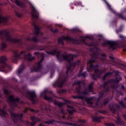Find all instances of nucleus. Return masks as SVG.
Listing matches in <instances>:
<instances>
[{"label": "nucleus", "instance_id": "2f4dec72", "mask_svg": "<svg viewBox=\"0 0 126 126\" xmlns=\"http://www.w3.org/2000/svg\"><path fill=\"white\" fill-rule=\"evenodd\" d=\"M88 104H91V105H92V102H91V101L89 100V101H87Z\"/></svg>", "mask_w": 126, "mask_h": 126}, {"label": "nucleus", "instance_id": "6ab92c4d", "mask_svg": "<svg viewBox=\"0 0 126 126\" xmlns=\"http://www.w3.org/2000/svg\"><path fill=\"white\" fill-rule=\"evenodd\" d=\"M54 104L55 105H58L59 106H62V103L57 101H54Z\"/></svg>", "mask_w": 126, "mask_h": 126}, {"label": "nucleus", "instance_id": "473e14b6", "mask_svg": "<svg viewBox=\"0 0 126 126\" xmlns=\"http://www.w3.org/2000/svg\"><path fill=\"white\" fill-rule=\"evenodd\" d=\"M112 126V125L111 124H106L105 125V126Z\"/></svg>", "mask_w": 126, "mask_h": 126}, {"label": "nucleus", "instance_id": "9d476101", "mask_svg": "<svg viewBox=\"0 0 126 126\" xmlns=\"http://www.w3.org/2000/svg\"><path fill=\"white\" fill-rule=\"evenodd\" d=\"M120 104L122 107H123L124 108H126V98H125L124 101H121L120 102Z\"/></svg>", "mask_w": 126, "mask_h": 126}, {"label": "nucleus", "instance_id": "412c9836", "mask_svg": "<svg viewBox=\"0 0 126 126\" xmlns=\"http://www.w3.org/2000/svg\"><path fill=\"white\" fill-rule=\"evenodd\" d=\"M94 63V61L91 60L88 62V64H89V63Z\"/></svg>", "mask_w": 126, "mask_h": 126}, {"label": "nucleus", "instance_id": "cd10ccee", "mask_svg": "<svg viewBox=\"0 0 126 126\" xmlns=\"http://www.w3.org/2000/svg\"><path fill=\"white\" fill-rule=\"evenodd\" d=\"M120 122H121V119L118 118L117 121H116V123L117 124H119L120 123Z\"/></svg>", "mask_w": 126, "mask_h": 126}, {"label": "nucleus", "instance_id": "7ed1b4c3", "mask_svg": "<svg viewBox=\"0 0 126 126\" xmlns=\"http://www.w3.org/2000/svg\"><path fill=\"white\" fill-rule=\"evenodd\" d=\"M32 18H36V17H38V16H39V13L33 5H32Z\"/></svg>", "mask_w": 126, "mask_h": 126}, {"label": "nucleus", "instance_id": "b1692460", "mask_svg": "<svg viewBox=\"0 0 126 126\" xmlns=\"http://www.w3.org/2000/svg\"><path fill=\"white\" fill-rule=\"evenodd\" d=\"M82 95H83V96H85V95H87V92H84L82 93Z\"/></svg>", "mask_w": 126, "mask_h": 126}, {"label": "nucleus", "instance_id": "20e7f679", "mask_svg": "<svg viewBox=\"0 0 126 126\" xmlns=\"http://www.w3.org/2000/svg\"><path fill=\"white\" fill-rule=\"evenodd\" d=\"M6 40L7 42H10V43H17V42H19V39L12 38L9 35L6 36Z\"/></svg>", "mask_w": 126, "mask_h": 126}, {"label": "nucleus", "instance_id": "39448f33", "mask_svg": "<svg viewBox=\"0 0 126 126\" xmlns=\"http://www.w3.org/2000/svg\"><path fill=\"white\" fill-rule=\"evenodd\" d=\"M27 96L30 98H34V97L36 96V94L34 92L29 91L27 93Z\"/></svg>", "mask_w": 126, "mask_h": 126}, {"label": "nucleus", "instance_id": "0eeeda50", "mask_svg": "<svg viewBox=\"0 0 126 126\" xmlns=\"http://www.w3.org/2000/svg\"><path fill=\"white\" fill-rule=\"evenodd\" d=\"M8 99L12 102H18L19 101V98H14L12 96L10 95L9 96Z\"/></svg>", "mask_w": 126, "mask_h": 126}, {"label": "nucleus", "instance_id": "c756f323", "mask_svg": "<svg viewBox=\"0 0 126 126\" xmlns=\"http://www.w3.org/2000/svg\"><path fill=\"white\" fill-rule=\"evenodd\" d=\"M33 41H34V42H37V38H33Z\"/></svg>", "mask_w": 126, "mask_h": 126}, {"label": "nucleus", "instance_id": "a19ab883", "mask_svg": "<svg viewBox=\"0 0 126 126\" xmlns=\"http://www.w3.org/2000/svg\"><path fill=\"white\" fill-rule=\"evenodd\" d=\"M102 46H105V44H102Z\"/></svg>", "mask_w": 126, "mask_h": 126}, {"label": "nucleus", "instance_id": "6e6552de", "mask_svg": "<svg viewBox=\"0 0 126 126\" xmlns=\"http://www.w3.org/2000/svg\"><path fill=\"white\" fill-rule=\"evenodd\" d=\"M2 22H3V23L7 22V18L2 17L0 15V23H2Z\"/></svg>", "mask_w": 126, "mask_h": 126}, {"label": "nucleus", "instance_id": "4be33fe9", "mask_svg": "<svg viewBox=\"0 0 126 126\" xmlns=\"http://www.w3.org/2000/svg\"><path fill=\"white\" fill-rule=\"evenodd\" d=\"M73 98H74V99H77V98H79L80 99H83V97L82 96H73Z\"/></svg>", "mask_w": 126, "mask_h": 126}, {"label": "nucleus", "instance_id": "1a4fd4ad", "mask_svg": "<svg viewBox=\"0 0 126 126\" xmlns=\"http://www.w3.org/2000/svg\"><path fill=\"white\" fill-rule=\"evenodd\" d=\"M25 59L26 60H28L29 61H32V60H34L33 58H32V56H31V54H29L28 55H26L25 56Z\"/></svg>", "mask_w": 126, "mask_h": 126}, {"label": "nucleus", "instance_id": "a211bd4d", "mask_svg": "<svg viewBox=\"0 0 126 126\" xmlns=\"http://www.w3.org/2000/svg\"><path fill=\"white\" fill-rule=\"evenodd\" d=\"M44 99H45V100H49L50 101H52L53 100L52 99V98L51 97H49L47 96H44Z\"/></svg>", "mask_w": 126, "mask_h": 126}, {"label": "nucleus", "instance_id": "de8ad7c7", "mask_svg": "<svg viewBox=\"0 0 126 126\" xmlns=\"http://www.w3.org/2000/svg\"><path fill=\"white\" fill-rule=\"evenodd\" d=\"M71 66V65L69 67V68H70V67Z\"/></svg>", "mask_w": 126, "mask_h": 126}, {"label": "nucleus", "instance_id": "72a5a7b5", "mask_svg": "<svg viewBox=\"0 0 126 126\" xmlns=\"http://www.w3.org/2000/svg\"><path fill=\"white\" fill-rule=\"evenodd\" d=\"M110 74H111V73H108L105 76H108L109 75H110Z\"/></svg>", "mask_w": 126, "mask_h": 126}, {"label": "nucleus", "instance_id": "5701e85b", "mask_svg": "<svg viewBox=\"0 0 126 126\" xmlns=\"http://www.w3.org/2000/svg\"><path fill=\"white\" fill-rule=\"evenodd\" d=\"M89 88L90 89L89 91H92V85H90L89 86Z\"/></svg>", "mask_w": 126, "mask_h": 126}, {"label": "nucleus", "instance_id": "c9c22d12", "mask_svg": "<svg viewBox=\"0 0 126 126\" xmlns=\"http://www.w3.org/2000/svg\"><path fill=\"white\" fill-rule=\"evenodd\" d=\"M40 64H41V62H40L39 63H38V65H39V66H40Z\"/></svg>", "mask_w": 126, "mask_h": 126}, {"label": "nucleus", "instance_id": "a18cd8bd", "mask_svg": "<svg viewBox=\"0 0 126 126\" xmlns=\"http://www.w3.org/2000/svg\"><path fill=\"white\" fill-rule=\"evenodd\" d=\"M97 76V75H95V76Z\"/></svg>", "mask_w": 126, "mask_h": 126}, {"label": "nucleus", "instance_id": "f8f14e48", "mask_svg": "<svg viewBox=\"0 0 126 126\" xmlns=\"http://www.w3.org/2000/svg\"><path fill=\"white\" fill-rule=\"evenodd\" d=\"M6 44L5 43L2 42L1 44V50H4L6 48Z\"/></svg>", "mask_w": 126, "mask_h": 126}, {"label": "nucleus", "instance_id": "9b49d317", "mask_svg": "<svg viewBox=\"0 0 126 126\" xmlns=\"http://www.w3.org/2000/svg\"><path fill=\"white\" fill-rule=\"evenodd\" d=\"M105 44H108V45H110L111 47H113L114 45H115V42L112 41H107L105 42Z\"/></svg>", "mask_w": 126, "mask_h": 126}, {"label": "nucleus", "instance_id": "a878e982", "mask_svg": "<svg viewBox=\"0 0 126 126\" xmlns=\"http://www.w3.org/2000/svg\"><path fill=\"white\" fill-rule=\"evenodd\" d=\"M93 67V65H90V69H88V71H89V70H90V69H92Z\"/></svg>", "mask_w": 126, "mask_h": 126}, {"label": "nucleus", "instance_id": "2eb2a0df", "mask_svg": "<svg viewBox=\"0 0 126 126\" xmlns=\"http://www.w3.org/2000/svg\"><path fill=\"white\" fill-rule=\"evenodd\" d=\"M0 115L1 116H5V115H6V112L4 111V110H0Z\"/></svg>", "mask_w": 126, "mask_h": 126}, {"label": "nucleus", "instance_id": "f3484780", "mask_svg": "<svg viewBox=\"0 0 126 126\" xmlns=\"http://www.w3.org/2000/svg\"><path fill=\"white\" fill-rule=\"evenodd\" d=\"M23 115H18V114H16L14 115V118H22Z\"/></svg>", "mask_w": 126, "mask_h": 126}, {"label": "nucleus", "instance_id": "ddd939ff", "mask_svg": "<svg viewBox=\"0 0 126 126\" xmlns=\"http://www.w3.org/2000/svg\"><path fill=\"white\" fill-rule=\"evenodd\" d=\"M34 28L36 30L35 34H39V32H40V29L39 28V27L35 26Z\"/></svg>", "mask_w": 126, "mask_h": 126}, {"label": "nucleus", "instance_id": "aec40b11", "mask_svg": "<svg viewBox=\"0 0 126 126\" xmlns=\"http://www.w3.org/2000/svg\"><path fill=\"white\" fill-rule=\"evenodd\" d=\"M3 92L4 93V94H5L6 95H7V94H8V93H9V92H8V90L5 89L3 90Z\"/></svg>", "mask_w": 126, "mask_h": 126}, {"label": "nucleus", "instance_id": "f704fd0d", "mask_svg": "<svg viewBox=\"0 0 126 126\" xmlns=\"http://www.w3.org/2000/svg\"><path fill=\"white\" fill-rule=\"evenodd\" d=\"M66 68H68V69L67 70V71H68V70H69V68H68V66H67Z\"/></svg>", "mask_w": 126, "mask_h": 126}, {"label": "nucleus", "instance_id": "4c0bfd02", "mask_svg": "<svg viewBox=\"0 0 126 126\" xmlns=\"http://www.w3.org/2000/svg\"><path fill=\"white\" fill-rule=\"evenodd\" d=\"M121 38H124V36H120Z\"/></svg>", "mask_w": 126, "mask_h": 126}, {"label": "nucleus", "instance_id": "e433bc0d", "mask_svg": "<svg viewBox=\"0 0 126 126\" xmlns=\"http://www.w3.org/2000/svg\"><path fill=\"white\" fill-rule=\"evenodd\" d=\"M97 72H98V73H100V72H101V71H100V70H97Z\"/></svg>", "mask_w": 126, "mask_h": 126}, {"label": "nucleus", "instance_id": "423d86ee", "mask_svg": "<svg viewBox=\"0 0 126 126\" xmlns=\"http://www.w3.org/2000/svg\"><path fill=\"white\" fill-rule=\"evenodd\" d=\"M64 59L66 60L67 61H72L73 60V55H66V56H64Z\"/></svg>", "mask_w": 126, "mask_h": 126}, {"label": "nucleus", "instance_id": "49530a36", "mask_svg": "<svg viewBox=\"0 0 126 126\" xmlns=\"http://www.w3.org/2000/svg\"><path fill=\"white\" fill-rule=\"evenodd\" d=\"M104 0V1L106 2V0Z\"/></svg>", "mask_w": 126, "mask_h": 126}, {"label": "nucleus", "instance_id": "37998d69", "mask_svg": "<svg viewBox=\"0 0 126 126\" xmlns=\"http://www.w3.org/2000/svg\"><path fill=\"white\" fill-rule=\"evenodd\" d=\"M68 108H69V106H67Z\"/></svg>", "mask_w": 126, "mask_h": 126}, {"label": "nucleus", "instance_id": "bb28decb", "mask_svg": "<svg viewBox=\"0 0 126 126\" xmlns=\"http://www.w3.org/2000/svg\"><path fill=\"white\" fill-rule=\"evenodd\" d=\"M78 64H79V62L75 63L73 65H78Z\"/></svg>", "mask_w": 126, "mask_h": 126}, {"label": "nucleus", "instance_id": "79ce46f5", "mask_svg": "<svg viewBox=\"0 0 126 126\" xmlns=\"http://www.w3.org/2000/svg\"><path fill=\"white\" fill-rule=\"evenodd\" d=\"M93 78L94 79H95L94 77H93Z\"/></svg>", "mask_w": 126, "mask_h": 126}, {"label": "nucleus", "instance_id": "c85d7f7f", "mask_svg": "<svg viewBox=\"0 0 126 126\" xmlns=\"http://www.w3.org/2000/svg\"><path fill=\"white\" fill-rule=\"evenodd\" d=\"M31 120H32V121H34V120H36V118L35 117H32L31 118Z\"/></svg>", "mask_w": 126, "mask_h": 126}, {"label": "nucleus", "instance_id": "393cba45", "mask_svg": "<svg viewBox=\"0 0 126 126\" xmlns=\"http://www.w3.org/2000/svg\"><path fill=\"white\" fill-rule=\"evenodd\" d=\"M57 53L56 51H52L51 52V55H56V53Z\"/></svg>", "mask_w": 126, "mask_h": 126}, {"label": "nucleus", "instance_id": "c03bdc74", "mask_svg": "<svg viewBox=\"0 0 126 126\" xmlns=\"http://www.w3.org/2000/svg\"><path fill=\"white\" fill-rule=\"evenodd\" d=\"M103 57H105V55H103Z\"/></svg>", "mask_w": 126, "mask_h": 126}, {"label": "nucleus", "instance_id": "7c9ffc66", "mask_svg": "<svg viewBox=\"0 0 126 126\" xmlns=\"http://www.w3.org/2000/svg\"><path fill=\"white\" fill-rule=\"evenodd\" d=\"M52 31H53V32H54V33H56V32H58V30H53H53H52Z\"/></svg>", "mask_w": 126, "mask_h": 126}, {"label": "nucleus", "instance_id": "dca6fc26", "mask_svg": "<svg viewBox=\"0 0 126 126\" xmlns=\"http://www.w3.org/2000/svg\"><path fill=\"white\" fill-rule=\"evenodd\" d=\"M15 3H16V4H17V5H19V6H21V5H22V3H20L18 0H16L15 1Z\"/></svg>", "mask_w": 126, "mask_h": 126}, {"label": "nucleus", "instance_id": "ea45409f", "mask_svg": "<svg viewBox=\"0 0 126 126\" xmlns=\"http://www.w3.org/2000/svg\"><path fill=\"white\" fill-rule=\"evenodd\" d=\"M124 118H125V119H126V115L124 116Z\"/></svg>", "mask_w": 126, "mask_h": 126}, {"label": "nucleus", "instance_id": "58836bf2", "mask_svg": "<svg viewBox=\"0 0 126 126\" xmlns=\"http://www.w3.org/2000/svg\"><path fill=\"white\" fill-rule=\"evenodd\" d=\"M18 73H20V71H18Z\"/></svg>", "mask_w": 126, "mask_h": 126}, {"label": "nucleus", "instance_id": "f257e3e1", "mask_svg": "<svg viewBox=\"0 0 126 126\" xmlns=\"http://www.w3.org/2000/svg\"><path fill=\"white\" fill-rule=\"evenodd\" d=\"M7 60V58H6V57L3 56L0 58V62L3 63V66L1 67H0V71H2V70H1V68H4V67H9V68H11V67L9 66L8 64H7L6 63H5L6 61Z\"/></svg>", "mask_w": 126, "mask_h": 126}, {"label": "nucleus", "instance_id": "4468645a", "mask_svg": "<svg viewBox=\"0 0 126 126\" xmlns=\"http://www.w3.org/2000/svg\"><path fill=\"white\" fill-rule=\"evenodd\" d=\"M61 40H66L67 41H69L70 40V38H69V37L68 36H66V37L63 36L61 38Z\"/></svg>", "mask_w": 126, "mask_h": 126}, {"label": "nucleus", "instance_id": "f03ea898", "mask_svg": "<svg viewBox=\"0 0 126 126\" xmlns=\"http://www.w3.org/2000/svg\"><path fill=\"white\" fill-rule=\"evenodd\" d=\"M22 55H25V51H21L20 52H17L15 53V57L12 59L13 63H15L17 62V58L18 57H20V56H22Z\"/></svg>", "mask_w": 126, "mask_h": 126}]
</instances>
